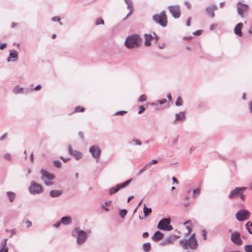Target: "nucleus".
<instances>
[{
    "mask_svg": "<svg viewBox=\"0 0 252 252\" xmlns=\"http://www.w3.org/2000/svg\"><path fill=\"white\" fill-rule=\"evenodd\" d=\"M175 116L174 123L183 121L186 119L185 112H180L179 113H177Z\"/></svg>",
    "mask_w": 252,
    "mask_h": 252,
    "instance_id": "nucleus-18",
    "label": "nucleus"
},
{
    "mask_svg": "<svg viewBox=\"0 0 252 252\" xmlns=\"http://www.w3.org/2000/svg\"><path fill=\"white\" fill-rule=\"evenodd\" d=\"M89 152L91 153L92 157L96 158L97 160L99 158L101 154V151L99 147L98 146H92L90 148Z\"/></svg>",
    "mask_w": 252,
    "mask_h": 252,
    "instance_id": "nucleus-12",
    "label": "nucleus"
},
{
    "mask_svg": "<svg viewBox=\"0 0 252 252\" xmlns=\"http://www.w3.org/2000/svg\"><path fill=\"white\" fill-rule=\"evenodd\" d=\"M180 244L184 250H196L198 247V241L194 233H192L188 239L181 240Z\"/></svg>",
    "mask_w": 252,
    "mask_h": 252,
    "instance_id": "nucleus-1",
    "label": "nucleus"
},
{
    "mask_svg": "<svg viewBox=\"0 0 252 252\" xmlns=\"http://www.w3.org/2000/svg\"><path fill=\"white\" fill-rule=\"evenodd\" d=\"M143 212L145 216H147L150 214L152 213V209L151 208H147L145 204L143 208Z\"/></svg>",
    "mask_w": 252,
    "mask_h": 252,
    "instance_id": "nucleus-30",
    "label": "nucleus"
},
{
    "mask_svg": "<svg viewBox=\"0 0 252 252\" xmlns=\"http://www.w3.org/2000/svg\"><path fill=\"white\" fill-rule=\"evenodd\" d=\"M217 26H218V25L216 24H212L210 27V30L211 31H213L217 27Z\"/></svg>",
    "mask_w": 252,
    "mask_h": 252,
    "instance_id": "nucleus-51",
    "label": "nucleus"
},
{
    "mask_svg": "<svg viewBox=\"0 0 252 252\" xmlns=\"http://www.w3.org/2000/svg\"><path fill=\"white\" fill-rule=\"evenodd\" d=\"M182 104H183L182 99L181 97H179L176 101V105L177 106H180L182 105Z\"/></svg>",
    "mask_w": 252,
    "mask_h": 252,
    "instance_id": "nucleus-38",
    "label": "nucleus"
},
{
    "mask_svg": "<svg viewBox=\"0 0 252 252\" xmlns=\"http://www.w3.org/2000/svg\"><path fill=\"white\" fill-rule=\"evenodd\" d=\"M171 219L170 218H164L160 220L158 225L159 229L170 231L173 229L172 226L170 224Z\"/></svg>",
    "mask_w": 252,
    "mask_h": 252,
    "instance_id": "nucleus-5",
    "label": "nucleus"
},
{
    "mask_svg": "<svg viewBox=\"0 0 252 252\" xmlns=\"http://www.w3.org/2000/svg\"><path fill=\"white\" fill-rule=\"evenodd\" d=\"M201 32H202V31L201 30H198V31H196L195 32H194L193 33V34L195 35H199L201 34Z\"/></svg>",
    "mask_w": 252,
    "mask_h": 252,
    "instance_id": "nucleus-54",
    "label": "nucleus"
},
{
    "mask_svg": "<svg viewBox=\"0 0 252 252\" xmlns=\"http://www.w3.org/2000/svg\"><path fill=\"white\" fill-rule=\"evenodd\" d=\"M26 224H27V227H29L32 225V222L28 220H27L25 222Z\"/></svg>",
    "mask_w": 252,
    "mask_h": 252,
    "instance_id": "nucleus-57",
    "label": "nucleus"
},
{
    "mask_svg": "<svg viewBox=\"0 0 252 252\" xmlns=\"http://www.w3.org/2000/svg\"><path fill=\"white\" fill-rule=\"evenodd\" d=\"M146 100V97L145 95L143 94L140 96L138 99V102H143Z\"/></svg>",
    "mask_w": 252,
    "mask_h": 252,
    "instance_id": "nucleus-41",
    "label": "nucleus"
},
{
    "mask_svg": "<svg viewBox=\"0 0 252 252\" xmlns=\"http://www.w3.org/2000/svg\"><path fill=\"white\" fill-rule=\"evenodd\" d=\"M62 223L61 221H58L57 223L54 224L53 225V226L54 227H56V228H57V227H59L60 225H61V224Z\"/></svg>",
    "mask_w": 252,
    "mask_h": 252,
    "instance_id": "nucleus-53",
    "label": "nucleus"
},
{
    "mask_svg": "<svg viewBox=\"0 0 252 252\" xmlns=\"http://www.w3.org/2000/svg\"><path fill=\"white\" fill-rule=\"evenodd\" d=\"M164 236L163 233L159 231H156L154 235L152 236V239L153 241L157 242L161 240Z\"/></svg>",
    "mask_w": 252,
    "mask_h": 252,
    "instance_id": "nucleus-20",
    "label": "nucleus"
},
{
    "mask_svg": "<svg viewBox=\"0 0 252 252\" xmlns=\"http://www.w3.org/2000/svg\"><path fill=\"white\" fill-rule=\"evenodd\" d=\"M217 8V5H216L215 4H213L211 6L207 7L206 9V11L208 14L210 15V16L212 18H213L215 16V13H214V11L215 10H216Z\"/></svg>",
    "mask_w": 252,
    "mask_h": 252,
    "instance_id": "nucleus-19",
    "label": "nucleus"
},
{
    "mask_svg": "<svg viewBox=\"0 0 252 252\" xmlns=\"http://www.w3.org/2000/svg\"><path fill=\"white\" fill-rule=\"evenodd\" d=\"M145 110V107L143 106H139V111H138V114H141L143 112H144Z\"/></svg>",
    "mask_w": 252,
    "mask_h": 252,
    "instance_id": "nucleus-47",
    "label": "nucleus"
},
{
    "mask_svg": "<svg viewBox=\"0 0 252 252\" xmlns=\"http://www.w3.org/2000/svg\"><path fill=\"white\" fill-rule=\"evenodd\" d=\"M52 20L54 22L58 21L59 22L60 24L62 25V23L60 22V18L58 16H55L52 18Z\"/></svg>",
    "mask_w": 252,
    "mask_h": 252,
    "instance_id": "nucleus-40",
    "label": "nucleus"
},
{
    "mask_svg": "<svg viewBox=\"0 0 252 252\" xmlns=\"http://www.w3.org/2000/svg\"><path fill=\"white\" fill-rule=\"evenodd\" d=\"M246 226L249 233L252 234V231L250 227V226H252V222L250 223V221L248 222L246 224Z\"/></svg>",
    "mask_w": 252,
    "mask_h": 252,
    "instance_id": "nucleus-35",
    "label": "nucleus"
},
{
    "mask_svg": "<svg viewBox=\"0 0 252 252\" xmlns=\"http://www.w3.org/2000/svg\"><path fill=\"white\" fill-rule=\"evenodd\" d=\"M95 24L99 25L100 24L104 25V21L101 18H97L95 21Z\"/></svg>",
    "mask_w": 252,
    "mask_h": 252,
    "instance_id": "nucleus-37",
    "label": "nucleus"
},
{
    "mask_svg": "<svg viewBox=\"0 0 252 252\" xmlns=\"http://www.w3.org/2000/svg\"><path fill=\"white\" fill-rule=\"evenodd\" d=\"M40 172L42 175L41 179L42 180H43L44 178L49 180H53L54 178V176L53 174L49 173L48 172L44 170V169H41Z\"/></svg>",
    "mask_w": 252,
    "mask_h": 252,
    "instance_id": "nucleus-17",
    "label": "nucleus"
},
{
    "mask_svg": "<svg viewBox=\"0 0 252 252\" xmlns=\"http://www.w3.org/2000/svg\"><path fill=\"white\" fill-rule=\"evenodd\" d=\"M112 203L111 200H108L106 201L104 204H102L101 207L105 210V211L108 212L109 211V209L107 207V206H110Z\"/></svg>",
    "mask_w": 252,
    "mask_h": 252,
    "instance_id": "nucleus-29",
    "label": "nucleus"
},
{
    "mask_svg": "<svg viewBox=\"0 0 252 252\" xmlns=\"http://www.w3.org/2000/svg\"><path fill=\"white\" fill-rule=\"evenodd\" d=\"M132 142L133 143L134 145H141V141L138 139H133V140H132Z\"/></svg>",
    "mask_w": 252,
    "mask_h": 252,
    "instance_id": "nucleus-43",
    "label": "nucleus"
},
{
    "mask_svg": "<svg viewBox=\"0 0 252 252\" xmlns=\"http://www.w3.org/2000/svg\"><path fill=\"white\" fill-rule=\"evenodd\" d=\"M6 46V43H2L0 45V49L1 50H2Z\"/></svg>",
    "mask_w": 252,
    "mask_h": 252,
    "instance_id": "nucleus-61",
    "label": "nucleus"
},
{
    "mask_svg": "<svg viewBox=\"0 0 252 252\" xmlns=\"http://www.w3.org/2000/svg\"><path fill=\"white\" fill-rule=\"evenodd\" d=\"M126 113V112L125 111H118V112H117L115 114V115H121V116H123L124 115H125V114Z\"/></svg>",
    "mask_w": 252,
    "mask_h": 252,
    "instance_id": "nucleus-45",
    "label": "nucleus"
},
{
    "mask_svg": "<svg viewBox=\"0 0 252 252\" xmlns=\"http://www.w3.org/2000/svg\"><path fill=\"white\" fill-rule=\"evenodd\" d=\"M62 194V191L60 190H52L50 191L49 194L52 197H58Z\"/></svg>",
    "mask_w": 252,
    "mask_h": 252,
    "instance_id": "nucleus-26",
    "label": "nucleus"
},
{
    "mask_svg": "<svg viewBox=\"0 0 252 252\" xmlns=\"http://www.w3.org/2000/svg\"><path fill=\"white\" fill-rule=\"evenodd\" d=\"M154 38H155L156 41L158 40V37L156 36L155 33H153V35L145 34V45L147 46H150L151 45V40Z\"/></svg>",
    "mask_w": 252,
    "mask_h": 252,
    "instance_id": "nucleus-16",
    "label": "nucleus"
},
{
    "mask_svg": "<svg viewBox=\"0 0 252 252\" xmlns=\"http://www.w3.org/2000/svg\"><path fill=\"white\" fill-rule=\"evenodd\" d=\"M41 86L40 85H37V86H36L35 87H34L33 89H29V92H30V91H32L33 90H34V91L39 90L41 89Z\"/></svg>",
    "mask_w": 252,
    "mask_h": 252,
    "instance_id": "nucleus-46",
    "label": "nucleus"
},
{
    "mask_svg": "<svg viewBox=\"0 0 252 252\" xmlns=\"http://www.w3.org/2000/svg\"><path fill=\"white\" fill-rule=\"evenodd\" d=\"M7 239H4L0 245V252H8V247L6 246Z\"/></svg>",
    "mask_w": 252,
    "mask_h": 252,
    "instance_id": "nucleus-25",
    "label": "nucleus"
},
{
    "mask_svg": "<svg viewBox=\"0 0 252 252\" xmlns=\"http://www.w3.org/2000/svg\"><path fill=\"white\" fill-rule=\"evenodd\" d=\"M127 214V211L126 209H122L120 211L119 215L122 218H124Z\"/></svg>",
    "mask_w": 252,
    "mask_h": 252,
    "instance_id": "nucleus-33",
    "label": "nucleus"
},
{
    "mask_svg": "<svg viewBox=\"0 0 252 252\" xmlns=\"http://www.w3.org/2000/svg\"><path fill=\"white\" fill-rule=\"evenodd\" d=\"M245 251L246 252H252V245H246L245 247Z\"/></svg>",
    "mask_w": 252,
    "mask_h": 252,
    "instance_id": "nucleus-36",
    "label": "nucleus"
},
{
    "mask_svg": "<svg viewBox=\"0 0 252 252\" xmlns=\"http://www.w3.org/2000/svg\"><path fill=\"white\" fill-rule=\"evenodd\" d=\"M184 225H186V228L188 230V232L186 234V236H188L189 234H191V232L192 230V225L191 221L190 220H187L185 222Z\"/></svg>",
    "mask_w": 252,
    "mask_h": 252,
    "instance_id": "nucleus-21",
    "label": "nucleus"
},
{
    "mask_svg": "<svg viewBox=\"0 0 252 252\" xmlns=\"http://www.w3.org/2000/svg\"><path fill=\"white\" fill-rule=\"evenodd\" d=\"M250 215L251 213L249 211L242 209L236 214V218L238 221H242L248 220Z\"/></svg>",
    "mask_w": 252,
    "mask_h": 252,
    "instance_id": "nucleus-8",
    "label": "nucleus"
},
{
    "mask_svg": "<svg viewBox=\"0 0 252 252\" xmlns=\"http://www.w3.org/2000/svg\"><path fill=\"white\" fill-rule=\"evenodd\" d=\"M145 170H146V169L145 167H144L142 169H141V170H140V171H139V172L137 174V175L139 176L140 174H141Z\"/></svg>",
    "mask_w": 252,
    "mask_h": 252,
    "instance_id": "nucleus-59",
    "label": "nucleus"
},
{
    "mask_svg": "<svg viewBox=\"0 0 252 252\" xmlns=\"http://www.w3.org/2000/svg\"><path fill=\"white\" fill-rule=\"evenodd\" d=\"M247 189V188L243 187H236L233 190H232L228 195L229 199H234L238 196L241 193L244 192V191Z\"/></svg>",
    "mask_w": 252,
    "mask_h": 252,
    "instance_id": "nucleus-9",
    "label": "nucleus"
},
{
    "mask_svg": "<svg viewBox=\"0 0 252 252\" xmlns=\"http://www.w3.org/2000/svg\"><path fill=\"white\" fill-rule=\"evenodd\" d=\"M54 165L58 168H60L62 166L61 162L58 160H54Z\"/></svg>",
    "mask_w": 252,
    "mask_h": 252,
    "instance_id": "nucleus-39",
    "label": "nucleus"
},
{
    "mask_svg": "<svg viewBox=\"0 0 252 252\" xmlns=\"http://www.w3.org/2000/svg\"><path fill=\"white\" fill-rule=\"evenodd\" d=\"M193 197L195 198L197 195H198L200 193V189H196L193 190Z\"/></svg>",
    "mask_w": 252,
    "mask_h": 252,
    "instance_id": "nucleus-34",
    "label": "nucleus"
},
{
    "mask_svg": "<svg viewBox=\"0 0 252 252\" xmlns=\"http://www.w3.org/2000/svg\"><path fill=\"white\" fill-rule=\"evenodd\" d=\"M132 179H129L127 181H126L125 182L117 184L115 187H114L113 188H111L109 190V194L110 195H112L113 194H115L117 193L120 189H123L126 186H127L131 182Z\"/></svg>",
    "mask_w": 252,
    "mask_h": 252,
    "instance_id": "nucleus-7",
    "label": "nucleus"
},
{
    "mask_svg": "<svg viewBox=\"0 0 252 252\" xmlns=\"http://www.w3.org/2000/svg\"><path fill=\"white\" fill-rule=\"evenodd\" d=\"M179 237V236L174 235H170L165 238L160 243L161 245H170L173 243L177 238Z\"/></svg>",
    "mask_w": 252,
    "mask_h": 252,
    "instance_id": "nucleus-14",
    "label": "nucleus"
},
{
    "mask_svg": "<svg viewBox=\"0 0 252 252\" xmlns=\"http://www.w3.org/2000/svg\"><path fill=\"white\" fill-rule=\"evenodd\" d=\"M143 247L145 252H148L151 250V244L150 243H144Z\"/></svg>",
    "mask_w": 252,
    "mask_h": 252,
    "instance_id": "nucleus-32",
    "label": "nucleus"
},
{
    "mask_svg": "<svg viewBox=\"0 0 252 252\" xmlns=\"http://www.w3.org/2000/svg\"><path fill=\"white\" fill-rule=\"evenodd\" d=\"M249 108L250 109V112L252 113V101L249 104Z\"/></svg>",
    "mask_w": 252,
    "mask_h": 252,
    "instance_id": "nucleus-58",
    "label": "nucleus"
},
{
    "mask_svg": "<svg viewBox=\"0 0 252 252\" xmlns=\"http://www.w3.org/2000/svg\"><path fill=\"white\" fill-rule=\"evenodd\" d=\"M231 241L238 245H241L242 244V240L240 238V233L239 232L235 231L231 235Z\"/></svg>",
    "mask_w": 252,
    "mask_h": 252,
    "instance_id": "nucleus-13",
    "label": "nucleus"
},
{
    "mask_svg": "<svg viewBox=\"0 0 252 252\" xmlns=\"http://www.w3.org/2000/svg\"><path fill=\"white\" fill-rule=\"evenodd\" d=\"M61 221L64 225H68L71 223L72 219L70 217H63L62 218Z\"/></svg>",
    "mask_w": 252,
    "mask_h": 252,
    "instance_id": "nucleus-27",
    "label": "nucleus"
},
{
    "mask_svg": "<svg viewBox=\"0 0 252 252\" xmlns=\"http://www.w3.org/2000/svg\"><path fill=\"white\" fill-rule=\"evenodd\" d=\"M126 3L127 4V7L130 10L129 12L127 14L126 19L127 18L129 15L131 14L133 12V8L132 3L131 0H125Z\"/></svg>",
    "mask_w": 252,
    "mask_h": 252,
    "instance_id": "nucleus-24",
    "label": "nucleus"
},
{
    "mask_svg": "<svg viewBox=\"0 0 252 252\" xmlns=\"http://www.w3.org/2000/svg\"><path fill=\"white\" fill-rule=\"evenodd\" d=\"M243 27V24L242 23H238L234 28V33L239 36H242V33L241 30Z\"/></svg>",
    "mask_w": 252,
    "mask_h": 252,
    "instance_id": "nucleus-23",
    "label": "nucleus"
},
{
    "mask_svg": "<svg viewBox=\"0 0 252 252\" xmlns=\"http://www.w3.org/2000/svg\"><path fill=\"white\" fill-rule=\"evenodd\" d=\"M72 235L76 238L77 243L79 245H82L87 240L88 235L86 231L81 230L79 227H75L72 232Z\"/></svg>",
    "mask_w": 252,
    "mask_h": 252,
    "instance_id": "nucleus-3",
    "label": "nucleus"
},
{
    "mask_svg": "<svg viewBox=\"0 0 252 252\" xmlns=\"http://www.w3.org/2000/svg\"><path fill=\"white\" fill-rule=\"evenodd\" d=\"M84 110V108L83 107H81L80 106H77L75 108L76 112H83Z\"/></svg>",
    "mask_w": 252,
    "mask_h": 252,
    "instance_id": "nucleus-48",
    "label": "nucleus"
},
{
    "mask_svg": "<svg viewBox=\"0 0 252 252\" xmlns=\"http://www.w3.org/2000/svg\"><path fill=\"white\" fill-rule=\"evenodd\" d=\"M6 231L7 232L10 233L11 234V236H12L13 235H15L16 233V230L15 229H11V230L6 229Z\"/></svg>",
    "mask_w": 252,
    "mask_h": 252,
    "instance_id": "nucleus-42",
    "label": "nucleus"
},
{
    "mask_svg": "<svg viewBox=\"0 0 252 252\" xmlns=\"http://www.w3.org/2000/svg\"><path fill=\"white\" fill-rule=\"evenodd\" d=\"M29 190L31 194H38L43 192L42 187L34 181H32L29 188Z\"/></svg>",
    "mask_w": 252,
    "mask_h": 252,
    "instance_id": "nucleus-6",
    "label": "nucleus"
},
{
    "mask_svg": "<svg viewBox=\"0 0 252 252\" xmlns=\"http://www.w3.org/2000/svg\"><path fill=\"white\" fill-rule=\"evenodd\" d=\"M168 9L174 18H179L181 15L180 7L179 5H170Z\"/></svg>",
    "mask_w": 252,
    "mask_h": 252,
    "instance_id": "nucleus-11",
    "label": "nucleus"
},
{
    "mask_svg": "<svg viewBox=\"0 0 252 252\" xmlns=\"http://www.w3.org/2000/svg\"><path fill=\"white\" fill-rule=\"evenodd\" d=\"M60 158H61L62 160H63V162H66V161H68V160L70 159V158H63V157H60Z\"/></svg>",
    "mask_w": 252,
    "mask_h": 252,
    "instance_id": "nucleus-56",
    "label": "nucleus"
},
{
    "mask_svg": "<svg viewBox=\"0 0 252 252\" xmlns=\"http://www.w3.org/2000/svg\"><path fill=\"white\" fill-rule=\"evenodd\" d=\"M239 196H240V198L242 200H244L245 196V195L243 194V192L241 193V194H240Z\"/></svg>",
    "mask_w": 252,
    "mask_h": 252,
    "instance_id": "nucleus-60",
    "label": "nucleus"
},
{
    "mask_svg": "<svg viewBox=\"0 0 252 252\" xmlns=\"http://www.w3.org/2000/svg\"><path fill=\"white\" fill-rule=\"evenodd\" d=\"M13 92L15 94H26L29 93V89H27L25 91H24V89L20 87L19 86H15L13 89Z\"/></svg>",
    "mask_w": 252,
    "mask_h": 252,
    "instance_id": "nucleus-22",
    "label": "nucleus"
},
{
    "mask_svg": "<svg viewBox=\"0 0 252 252\" xmlns=\"http://www.w3.org/2000/svg\"><path fill=\"white\" fill-rule=\"evenodd\" d=\"M153 20L162 27L167 26V20L165 11H162L159 14H156L153 16Z\"/></svg>",
    "mask_w": 252,
    "mask_h": 252,
    "instance_id": "nucleus-4",
    "label": "nucleus"
},
{
    "mask_svg": "<svg viewBox=\"0 0 252 252\" xmlns=\"http://www.w3.org/2000/svg\"><path fill=\"white\" fill-rule=\"evenodd\" d=\"M237 12L238 14L241 16L243 17L244 14L245 12H247L249 9V5L241 1H239L237 2Z\"/></svg>",
    "mask_w": 252,
    "mask_h": 252,
    "instance_id": "nucleus-10",
    "label": "nucleus"
},
{
    "mask_svg": "<svg viewBox=\"0 0 252 252\" xmlns=\"http://www.w3.org/2000/svg\"><path fill=\"white\" fill-rule=\"evenodd\" d=\"M4 158L7 160H11V156L10 154L7 153L4 155Z\"/></svg>",
    "mask_w": 252,
    "mask_h": 252,
    "instance_id": "nucleus-50",
    "label": "nucleus"
},
{
    "mask_svg": "<svg viewBox=\"0 0 252 252\" xmlns=\"http://www.w3.org/2000/svg\"><path fill=\"white\" fill-rule=\"evenodd\" d=\"M207 232L206 230H205V229L202 230V236L203 237V239L205 240L207 239Z\"/></svg>",
    "mask_w": 252,
    "mask_h": 252,
    "instance_id": "nucleus-44",
    "label": "nucleus"
},
{
    "mask_svg": "<svg viewBox=\"0 0 252 252\" xmlns=\"http://www.w3.org/2000/svg\"><path fill=\"white\" fill-rule=\"evenodd\" d=\"M167 102V100L166 99H162L161 100H158V103H159L160 104H163L164 103H165Z\"/></svg>",
    "mask_w": 252,
    "mask_h": 252,
    "instance_id": "nucleus-52",
    "label": "nucleus"
},
{
    "mask_svg": "<svg viewBox=\"0 0 252 252\" xmlns=\"http://www.w3.org/2000/svg\"><path fill=\"white\" fill-rule=\"evenodd\" d=\"M7 196L8 198V199L10 202H13L15 197L16 194L12 191H7L6 192Z\"/></svg>",
    "mask_w": 252,
    "mask_h": 252,
    "instance_id": "nucleus-28",
    "label": "nucleus"
},
{
    "mask_svg": "<svg viewBox=\"0 0 252 252\" xmlns=\"http://www.w3.org/2000/svg\"><path fill=\"white\" fill-rule=\"evenodd\" d=\"M142 42V39L137 34H132L128 36L125 40V45L129 49L139 47Z\"/></svg>",
    "mask_w": 252,
    "mask_h": 252,
    "instance_id": "nucleus-2",
    "label": "nucleus"
},
{
    "mask_svg": "<svg viewBox=\"0 0 252 252\" xmlns=\"http://www.w3.org/2000/svg\"><path fill=\"white\" fill-rule=\"evenodd\" d=\"M151 165V163L150 162H149V163H148L147 164H146V165L144 166V167L146 169L147 168H150Z\"/></svg>",
    "mask_w": 252,
    "mask_h": 252,
    "instance_id": "nucleus-64",
    "label": "nucleus"
},
{
    "mask_svg": "<svg viewBox=\"0 0 252 252\" xmlns=\"http://www.w3.org/2000/svg\"><path fill=\"white\" fill-rule=\"evenodd\" d=\"M44 184L47 186H51L53 184V183L50 181H45Z\"/></svg>",
    "mask_w": 252,
    "mask_h": 252,
    "instance_id": "nucleus-62",
    "label": "nucleus"
},
{
    "mask_svg": "<svg viewBox=\"0 0 252 252\" xmlns=\"http://www.w3.org/2000/svg\"><path fill=\"white\" fill-rule=\"evenodd\" d=\"M191 18L190 17H189L188 18V20H187V26L188 27H189L190 26V22H191Z\"/></svg>",
    "mask_w": 252,
    "mask_h": 252,
    "instance_id": "nucleus-55",
    "label": "nucleus"
},
{
    "mask_svg": "<svg viewBox=\"0 0 252 252\" xmlns=\"http://www.w3.org/2000/svg\"><path fill=\"white\" fill-rule=\"evenodd\" d=\"M6 137V134H4L0 137V141L5 139Z\"/></svg>",
    "mask_w": 252,
    "mask_h": 252,
    "instance_id": "nucleus-63",
    "label": "nucleus"
},
{
    "mask_svg": "<svg viewBox=\"0 0 252 252\" xmlns=\"http://www.w3.org/2000/svg\"><path fill=\"white\" fill-rule=\"evenodd\" d=\"M68 152H69V154L71 155H72L74 153V151L72 148V147L71 145H68Z\"/></svg>",
    "mask_w": 252,
    "mask_h": 252,
    "instance_id": "nucleus-49",
    "label": "nucleus"
},
{
    "mask_svg": "<svg viewBox=\"0 0 252 252\" xmlns=\"http://www.w3.org/2000/svg\"><path fill=\"white\" fill-rule=\"evenodd\" d=\"M18 52L14 49L11 50L9 51V56L7 58V62L11 61L15 62L18 60Z\"/></svg>",
    "mask_w": 252,
    "mask_h": 252,
    "instance_id": "nucleus-15",
    "label": "nucleus"
},
{
    "mask_svg": "<svg viewBox=\"0 0 252 252\" xmlns=\"http://www.w3.org/2000/svg\"><path fill=\"white\" fill-rule=\"evenodd\" d=\"M72 156L74 157L76 159L78 160L82 158V153L78 151H74Z\"/></svg>",
    "mask_w": 252,
    "mask_h": 252,
    "instance_id": "nucleus-31",
    "label": "nucleus"
}]
</instances>
